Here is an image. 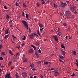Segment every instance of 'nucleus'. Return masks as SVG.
<instances>
[{
	"mask_svg": "<svg viewBox=\"0 0 78 78\" xmlns=\"http://www.w3.org/2000/svg\"><path fill=\"white\" fill-rule=\"evenodd\" d=\"M0 40L1 41V42H3V39H2V38H1Z\"/></svg>",
	"mask_w": 78,
	"mask_h": 78,
	"instance_id": "nucleus-50",
	"label": "nucleus"
},
{
	"mask_svg": "<svg viewBox=\"0 0 78 78\" xmlns=\"http://www.w3.org/2000/svg\"><path fill=\"white\" fill-rule=\"evenodd\" d=\"M4 8H5V9H8V8H7V7H6V5H5L4 6Z\"/></svg>",
	"mask_w": 78,
	"mask_h": 78,
	"instance_id": "nucleus-43",
	"label": "nucleus"
},
{
	"mask_svg": "<svg viewBox=\"0 0 78 78\" xmlns=\"http://www.w3.org/2000/svg\"><path fill=\"white\" fill-rule=\"evenodd\" d=\"M29 32L30 33H31V28H29Z\"/></svg>",
	"mask_w": 78,
	"mask_h": 78,
	"instance_id": "nucleus-29",
	"label": "nucleus"
},
{
	"mask_svg": "<svg viewBox=\"0 0 78 78\" xmlns=\"http://www.w3.org/2000/svg\"><path fill=\"white\" fill-rule=\"evenodd\" d=\"M35 54L37 58H39V54H38V52H37V51H36L35 52Z\"/></svg>",
	"mask_w": 78,
	"mask_h": 78,
	"instance_id": "nucleus-10",
	"label": "nucleus"
},
{
	"mask_svg": "<svg viewBox=\"0 0 78 78\" xmlns=\"http://www.w3.org/2000/svg\"><path fill=\"white\" fill-rule=\"evenodd\" d=\"M41 62H42V61H40L37 62L38 64H40L41 63Z\"/></svg>",
	"mask_w": 78,
	"mask_h": 78,
	"instance_id": "nucleus-33",
	"label": "nucleus"
},
{
	"mask_svg": "<svg viewBox=\"0 0 78 78\" xmlns=\"http://www.w3.org/2000/svg\"><path fill=\"white\" fill-rule=\"evenodd\" d=\"M70 14H71V12L70 11H66V15L67 16H69L70 15Z\"/></svg>",
	"mask_w": 78,
	"mask_h": 78,
	"instance_id": "nucleus-4",
	"label": "nucleus"
},
{
	"mask_svg": "<svg viewBox=\"0 0 78 78\" xmlns=\"http://www.w3.org/2000/svg\"><path fill=\"white\" fill-rule=\"evenodd\" d=\"M14 66H12L11 67V69H14Z\"/></svg>",
	"mask_w": 78,
	"mask_h": 78,
	"instance_id": "nucleus-56",
	"label": "nucleus"
},
{
	"mask_svg": "<svg viewBox=\"0 0 78 78\" xmlns=\"http://www.w3.org/2000/svg\"><path fill=\"white\" fill-rule=\"evenodd\" d=\"M16 6H19V4L17 2H16L15 4Z\"/></svg>",
	"mask_w": 78,
	"mask_h": 78,
	"instance_id": "nucleus-38",
	"label": "nucleus"
},
{
	"mask_svg": "<svg viewBox=\"0 0 78 78\" xmlns=\"http://www.w3.org/2000/svg\"><path fill=\"white\" fill-rule=\"evenodd\" d=\"M2 55H3V56L5 55V53L4 52H2Z\"/></svg>",
	"mask_w": 78,
	"mask_h": 78,
	"instance_id": "nucleus-25",
	"label": "nucleus"
},
{
	"mask_svg": "<svg viewBox=\"0 0 78 78\" xmlns=\"http://www.w3.org/2000/svg\"><path fill=\"white\" fill-rule=\"evenodd\" d=\"M72 36H69V39H72Z\"/></svg>",
	"mask_w": 78,
	"mask_h": 78,
	"instance_id": "nucleus-48",
	"label": "nucleus"
},
{
	"mask_svg": "<svg viewBox=\"0 0 78 78\" xmlns=\"http://www.w3.org/2000/svg\"><path fill=\"white\" fill-rule=\"evenodd\" d=\"M61 47H62V48H63L64 49H65V47L64 46V45L63 44H61Z\"/></svg>",
	"mask_w": 78,
	"mask_h": 78,
	"instance_id": "nucleus-28",
	"label": "nucleus"
},
{
	"mask_svg": "<svg viewBox=\"0 0 78 78\" xmlns=\"http://www.w3.org/2000/svg\"><path fill=\"white\" fill-rule=\"evenodd\" d=\"M29 38L30 39H33V37H34V36L32 34L30 35H29Z\"/></svg>",
	"mask_w": 78,
	"mask_h": 78,
	"instance_id": "nucleus-9",
	"label": "nucleus"
},
{
	"mask_svg": "<svg viewBox=\"0 0 78 78\" xmlns=\"http://www.w3.org/2000/svg\"><path fill=\"white\" fill-rule=\"evenodd\" d=\"M12 37L13 38V39H16V37L14 36V35L12 36Z\"/></svg>",
	"mask_w": 78,
	"mask_h": 78,
	"instance_id": "nucleus-46",
	"label": "nucleus"
},
{
	"mask_svg": "<svg viewBox=\"0 0 78 78\" xmlns=\"http://www.w3.org/2000/svg\"><path fill=\"white\" fill-rule=\"evenodd\" d=\"M63 25L64 26H67V24L66 23H64L63 24Z\"/></svg>",
	"mask_w": 78,
	"mask_h": 78,
	"instance_id": "nucleus-49",
	"label": "nucleus"
},
{
	"mask_svg": "<svg viewBox=\"0 0 78 78\" xmlns=\"http://www.w3.org/2000/svg\"><path fill=\"white\" fill-rule=\"evenodd\" d=\"M58 72V70H56L55 71H54V74L55 76H58V75L60 74V73Z\"/></svg>",
	"mask_w": 78,
	"mask_h": 78,
	"instance_id": "nucleus-1",
	"label": "nucleus"
},
{
	"mask_svg": "<svg viewBox=\"0 0 78 78\" xmlns=\"http://www.w3.org/2000/svg\"><path fill=\"white\" fill-rule=\"evenodd\" d=\"M31 47H33L34 50H36V47L35 46H34V45H31Z\"/></svg>",
	"mask_w": 78,
	"mask_h": 78,
	"instance_id": "nucleus-16",
	"label": "nucleus"
},
{
	"mask_svg": "<svg viewBox=\"0 0 78 78\" xmlns=\"http://www.w3.org/2000/svg\"><path fill=\"white\" fill-rule=\"evenodd\" d=\"M59 61H60V62H63V61L61 60V59H59Z\"/></svg>",
	"mask_w": 78,
	"mask_h": 78,
	"instance_id": "nucleus-47",
	"label": "nucleus"
},
{
	"mask_svg": "<svg viewBox=\"0 0 78 78\" xmlns=\"http://www.w3.org/2000/svg\"><path fill=\"white\" fill-rule=\"evenodd\" d=\"M49 2H50V1H49V0H48L47 1V2L48 3H49Z\"/></svg>",
	"mask_w": 78,
	"mask_h": 78,
	"instance_id": "nucleus-60",
	"label": "nucleus"
},
{
	"mask_svg": "<svg viewBox=\"0 0 78 78\" xmlns=\"http://www.w3.org/2000/svg\"><path fill=\"white\" fill-rule=\"evenodd\" d=\"M36 70V69L34 68H33L32 69V70H33V71H34V70Z\"/></svg>",
	"mask_w": 78,
	"mask_h": 78,
	"instance_id": "nucleus-52",
	"label": "nucleus"
},
{
	"mask_svg": "<svg viewBox=\"0 0 78 78\" xmlns=\"http://www.w3.org/2000/svg\"><path fill=\"white\" fill-rule=\"evenodd\" d=\"M67 18L68 19H69L70 18V17L69 16H67Z\"/></svg>",
	"mask_w": 78,
	"mask_h": 78,
	"instance_id": "nucleus-59",
	"label": "nucleus"
},
{
	"mask_svg": "<svg viewBox=\"0 0 78 78\" xmlns=\"http://www.w3.org/2000/svg\"><path fill=\"white\" fill-rule=\"evenodd\" d=\"M22 76H23V77L24 78H26L27 77V73L25 72H22Z\"/></svg>",
	"mask_w": 78,
	"mask_h": 78,
	"instance_id": "nucleus-5",
	"label": "nucleus"
},
{
	"mask_svg": "<svg viewBox=\"0 0 78 78\" xmlns=\"http://www.w3.org/2000/svg\"><path fill=\"white\" fill-rule=\"evenodd\" d=\"M18 55H19V56L20 55L19 54V53H16V56H18Z\"/></svg>",
	"mask_w": 78,
	"mask_h": 78,
	"instance_id": "nucleus-40",
	"label": "nucleus"
},
{
	"mask_svg": "<svg viewBox=\"0 0 78 78\" xmlns=\"http://www.w3.org/2000/svg\"><path fill=\"white\" fill-rule=\"evenodd\" d=\"M21 45H22V46H23V45H24V43H22Z\"/></svg>",
	"mask_w": 78,
	"mask_h": 78,
	"instance_id": "nucleus-61",
	"label": "nucleus"
},
{
	"mask_svg": "<svg viewBox=\"0 0 78 78\" xmlns=\"http://www.w3.org/2000/svg\"><path fill=\"white\" fill-rule=\"evenodd\" d=\"M45 65H47L48 64V62H45L44 63Z\"/></svg>",
	"mask_w": 78,
	"mask_h": 78,
	"instance_id": "nucleus-53",
	"label": "nucleus"
},
{
	"mask_svg": "<svg viewBox=\"0 0 78 78\" xmlns=\"http://www.w3.org/2000/svg\"><path fill=\"white\" fill-rule=\"evenodd\" d=\"M30 67H31L32 68L34 67V64L33 63H32L30 65Z\"/></svg>",
	"mask_w": 78,
	"mask_h": 78,
	"instance_id": "nucleus-26",
	"label": "nucleus"
},
{
	"mask_svg": "<svg viewBox=\"0 0 78 78\" xmlns=\"http://www.w3.org/2000/svg\"><path fill=\"white\" fill-rule=\"evenodd\" d=\"M9 16L8 14L6 15V19H9Z\"/></svg>",
	"mask_w": 78,
	"mask_h": 78,
	"instance_id": "nucleus-32",
	"label": "nucleus"
},
{
	"mask_svg": "<svg viewBox=\"0 0 78 78\" xmlns=\"http://www.w3.org/2000/svg\"><path fill=\"white\" fill-rule=\"evenodd\" d=\"M11 75L10 74V73H7L6 75L5 76V78H11Z\"/></svg>",
	"mask_w": 78,
	"mask_h": 78,
	"instance_id": "nucleus-3",
	"label": "nucleus"
},
{
	"mask_svg": "<svg viewBox=\"0 0 78 78\" xmlns=\"http://www.w3.org/2000/svg\"><path fill=\"white\" fill-rule=\"evenodd\" d=\"M24 14H25V13L24 12L22 13V15L23 16H24Z\"/></svg>",
	"mask_w": 78,
	"mask_h": 78,
	"instance_id": "nucleus-51",
	"label": "nucleus"
},
{
	"mask_svg": "<svg viewBox=\"0 0 78 78\" xmlns=\"http://www.w3.org/2000/svg\"><path fill=\"white\" fill-rule=\"evenodd\" d=\"M36 45H39V42H37L36 43Z\"/></svg>",
	"mask_w": 78,
	"mask_h": 78,
	"instance_id": "nucleus-42",
	"label": "nucleus"
},
{
	"mask_svg": "<svg viewBox=\"0 0 78 78\" xmlns=\"http://www.w3.org/2000/svg\"><path fill=\"white\" fill-rule=\"evenodd\" d=\"M74 14H77V12L76 11H75L74 12Z\"/></svg>",
	"mask_w": 78,
	"mask_h": 78,
	"instance_id": "nucleus-62",
	"label": "nucleus"
},
{
	"mask_svg": "<svg viewBox=\"0 0 78 78\" xmlns=\"http://www.w3.org/2000/svg\"><path fill=\"white\" fill-rule=\"evenodd\" d=\"M73 55L74 56L76 55V51H73Z\"/></svg>",
	"mask_w": 78,
	"mask_h": 78,
	"instance_id": "nucleus-27",
	"label": "nucleus"
},
{
	"mask_svg": "<svg viewBox=\"0 0 78 78\" xmlns=\"http://www.w3.org/2000/svg\"><path fill=\"white\" fill-rule=\"evenodd\" d=\"M38 52L41 53V50H40V49L38 50Z\"/></svg>",
	"mask_w": 78,
	"mask_h": 78,
	"instance_id": "nucleus-63",
	"label": "nucleus"
},
{
	"mask_svg": "<svg viewBox=\"0 0 78 78\" xmlns=\"http://www.w3.org/2000/svg\"><path fill=\"white\" fill-rule=\"evenodd\" d=\"M38 25H39L41 28H42L43 27V25H42V24L41 23H39Z\"/></svg>",
	"mask_w": 78,
	"mask_h": 78,
	"instance_id": "nucleus-13",
	"label": "nucleus"
},
{
	"mask_svg": "<svg viewBox=\"0 0 78 78\" xmlns=\"http://www.w3.org/2000/svg\"><path fill=\"white\" fill-rule=\"evenodd\" d=\"M9 23L10 24V23H12V20H11L10 21H9Z\"/></svg>",
	"mask_w": 78,
	"mask_h": 78,
	"instance_id": "nucleus-35",
	"label": "nucleus"
},
{
	"mask_svg": "<svg viewBox=\"0 0 78 78\" xmlns=\"http://www.w3.org/2000/svg\"><path fill=\"white\" fill-rule=\"evenodd\" d=\"M5 34H7V33H8V29H7L6 30V31H5Z\"/></svg>",
	"mask_w": 78,
	"mask_h": 78,
	"instance_id": "nucleus-21",
	"label": "nucleus"
},
{
	"mask_svg": "<svg viewBox=\"0 0 78 78\" xmlns=\"http://www.w3.org/2000/svg\"><path fill=\"white\" fill-rule=\"evenodd\" d=\"M33 49H29L28 51V53H33Z\"/></svg>",
	"mask_w": 78,
	"mask_h": 78,
	"instance_id": "nucleus-8",
	"label": "nucleus"
},
{
	"mask_svg": "<svg viewBox=\"0 0 78 78\" xmlns=\"http://www.w3.org/2000/svg\"><path fill=\"white\" fill-rule=\"evenodd\" d=\"M2 47H3V45L2 44L0 45V49H2Z\"/></svg>",
	"mask_w": 78,
	"mask_h": 78,
	"instance_id": "nucleus-37",
	"label": "nucleus"
},
{
	"mask_svg": "<svg viewBox=\"0 0 78 78\" xmlns=\"http://www.w3.org/2000/svg\"><path fill=\"white\" fill-rule=\"evenodd\" d=\"M61 51L62 55H65L66 54V52L64 51L63 50H62Z\"/></svg>",
	"mask_w": 78,
	"mask_h": 78,
	"instance_id": "nucleus-19",
	"label": "nucleus"
},
{
	"mask_svg": "<svg viewBox=\"0 0 78 78\" xmlns=\"http://www.w3.org/2000/svg\"><path fill=\"white\" fill-rule=\"evenodd\" d=\"M53 5H54V8H56L58 7V5H57V4H55V3H54Z\"/></svg>",
	"mask_w": 78,
	"mask_h": 78,
	"instance_id": "nucleus-14",
	"label": "nucleus"
},
{
	"mask_svg": "<svg viewBox=\"0 0 78 78\" xmlns=\"http://www.w3.org/2000/svg\"><path fill=\"white\" fill-rule=\"evenodd\" d=\"M40 78H43V76H42V75H40Z\"/></svg>",
	"mask_w": 78,
	"mask_h": 78,
	"instance_id": "nucleus-57",
	"label": "nucleus"
},
{
	"mask_svg": "<svg viewBox=\"0 0 78 78\" xmlns=\"http://www.w3.org/2000/svg\"><path fill=\"white\" fill-rule=\"evenodd\" d=\"M37 6H38V7H39V6H41V4H40L39 3H38L37 4Z\"/></svg>",
	"mask_w": 78,
	"mask_h": 78,
	"instance_id": "nucleus-24",
	"label": "nucleus"
},
{
	"mask_svg": "<svg viewBox=\"0 0 78 78\" xmlns=\"http://www.w3.org/2000/svg\"><path fill=\"white\" fill-rule=\"evenodd\" d=\"M71 76L72 77H73V76H75V75L74 73H73L72 75H71Z\"/></svg>",
	"mask_w": 78,
	"mask_h": 78,
	"instance_id": "nucleus-20",
	"label": "nucleus"
},
{
	"mask_svg": "<svg viewBox=\"0 0 78 78\" xmlns=\"http://www.w3.org/2000/svg\"><path fill=\"white\" fill-rule=\"evenodd\" d=\"M43 28H42V29H40V31L42 32L43 31Z\"/></svg>",
	"mask_w": 78,
	"mask_h": 78,
	"instance_id": "nucleus-44",
	"label": "nucleus"
},
{
	"mask_svg": "<svg viewBox=\"0 0 78 78\" xmlns=\"http://www.w3.org/2000/svg\"><path fill=\"white\" fill-rule=\"evenodd\" d=\"M59 57L61 59H64V57L62 55H59Z\"/></svg>",
	"mask_w": 78,
	"mask_h": 78,
	"instance_id": "nucleus-23",
	"label": "nucleus"
},
{
	"mask_svg": "<svg viewBox=\"0 0 78 78\" xmlns=\"http://www.w3.org/2000/svg\"><path fill=\"white\" fill-rule=\"evenodd\" d=\"M37 34H39V36H40V33H39V30H38L37 31Z\"/></svg>",
	"mask_w": 78,
	"mask_h": 78,
	"instance_id": "nucleus-31",
	"label": "nucleus"
},
{
	"mask_svg": "<svg viewBox=\"0 0 78 78\" xmlns=\"http://www.w3.org/2000/svg\"><path fill=\"white\" fill-rule=\"evenodd\" d=\"M23 7L24 8H26V4L25 3H23Z\"/></svg>",
	"mask_w": 78,
	"mask_h": 78,
	"instance_id": "nucleus-22",
	"label": "nucleus"
},
{
	"mask_svg": "<svg viewBox=\"0 0 78 78\" xmlns=\"http://www.w3.org/2000/svg\"><path fill=\"white\" fill-rule=\"evenodd\" d=\"M9 53L10 54V55H13V53H12V51H11V50H9Z\"/></svg>",
	"mask_w": 78,
	"mask_h": 78,
	"instance_id": "nucleus-18",
	"label": "nucleus"
},
{
	"mask_svg": "<svg viewBox=\"0 0 78 78\" xmlns=\"http://www.w3.org/2000/svg\"><path fill=\"white\" fill-rule=\"evenodd\" d=\"M15 76L17 78H18L19 77V75L18 74V73L17 72L16 73Z\"/></svg>",
	"mask_w": 78,
	"mask_h": 78,
	"instance_id": "nucleus-17",
	"label": "nucleus"
},
{
	"mask_svg": "<svg viewBox=\"0 0 78 78\" xmlns=\"http://www.w3.org/2000/svg\"><path fill=\"white\" fill-rule=\"evenodd\" d=\"M22 40H23V41H25V37H24V38H23Z\"/></svg>",
	"mask_w": 78,
	"mask_h": 78,
	"instance_id": "nucleus-58",
	"label": "nucleus"
},
{
	"mask_svg": "<svg viewBox=\"0 0 78 78\" xmlns=\"http://www.w3.org/2000/svg\"><path fill=\"white\" fill-rule=\"evenodd\" d=\"M71 9L73 11H74V10H75V8L73 6H71Z\"/></svg>",
	"mask_w": 78,
	"mask_h": 78,
	"instance_id": "nucleus-12",
	"label": "nucleus"
},
{
	"mask_svg": "<svg viewBox=\"0 0 78 78\" xmlns=\"http://www.w3.org/2000/svg\"><path fill=\"white\" fill-rule=\"evenodd\" d=\"M0 60H1V61H2L3 60V58L2 57H0Z\"/></svg>",
	"mask_w": 78,
	"mask_h": 78,
	"instance_id": "nucleus-39",
	"label": "nucleus"
},
{
	"mask_svg": "<svg viewBox=\"0 0 78 78\" xmlns=\"http://www.w3.org/2000/svg\"><path fill=\"white\" fill-rule=\"evenodd\" d=\"M25 25L26 27V29H27V30H28V24H25Z\"/></svg>",
	"mask_w": 78,
	"mask_h": 78,
	"instance_id": "nucleus-15",
	"label": "nucleus"
},
{
	"mask_svg": "<svg viewBox=\"0 0 78 78\" xmlns=\"http://www.w3.org/2000/svg\"><path fill=\"white\" fill-rule=\"evenodd\" d=\"M32 35H33L34 36V35H36V32H34L32 34Z\"/></svg>",
	"mask_w": 78,
	"mask_h": 78,
	"instance_id": "nucleus-41",
	"label": "nucleus"
},
{
	"mask_svg": "<svg viewBox=\"0 0 78 78\" xmlns=\"http://www.w3.org/2000/svg\"><path fill=\"white\" fill-rule=\"evenodd\" d=\"M58 31H60V29L59 28H58Z\"/></svg>",
	"mask_w": 78,
	"mask_h": 78,
	"instance_id": "nucleus-64",
	"label": "nucleus"
},
{
	"mask_svg": "<svg viewBox=\"0 0 78 78\" xmlns=\"http://www.w3.org/2000/svg\"><path fill=\"white\" fill-rule=\"evenodd\" d=\"M46 2H45L44 1L42 2V4H45V3Z\"/></svg>",
	"mask_w": 78,
	"mask_h": 78,
	"instance_id": "nucleus-45",
	"label": "nucleus"
},
{
	"mask_svg": "<svg viewBox=\"0 0 78 78\" xmlns=\"http://www.w3.org/2000/svg\"><path fill=\"white\" fill-rule=\"evenodd\" d=\"M21 22L24 24V25H25L27 24V21H21Z\"/></svg>",
	"mask_w": 78,
	"mask_h": 78,
	"instance_id": "nucleus-11",
	"label": "nucleus"
},
{
	"mask_svg": "<svg viewBox=\"0 0 78 78\" xmlns=\"http://www.w3.org/2000/svg\"><path fill=\"white\" fill-rule=\"evenodd\" d=\"M23 62H26L28 61V59H27V58H23Z\"/></svg>",
	"mask_w": 78,
	"mask_h": 78,
	"instance_id": "nucleus-7",
	"label": "nucleus"
},
{
	"mask_svg": "<svg viewBox=\"0 0 78 78\" xmlns=\"http://www.w3.org/2000/svg\"><path fill=\"white\" fill-rule=\"evenodd\" d=\"M66 2L67 3H68V5H69V4H70V2L69 1H66Z\"/></svg>",
	"mask_w": 78,
	"mask_h": 78,
	"instance_id": "nucleus-55",
	"label": "nucleus"
},
{
	"mask_svg": "<svg viewBox=\"0 0 78 78\" xmlns=\"http://www.w3.org/2000/svg\"><path fill=\"white\" fill-rule=\"evenodd\" d=\"M67 6V5L66 3H63V2H61L60 4V6L61 7L64 8Z\"/></svg>",
	"mask_w": 78,
	"mask_h": 78,
	"instance_id": "nucleus-2",
	"label": "nucleus"
},
{
	"mask_svg": "<svg viewBox=\"0 0 78 78\" xmlns=\"http://www.w3.org/2000/svg\"><path fill=\"white\" fill-rule=\"evenodd\" d=\"M58 35L60 36H62V34H61V32H59L58 33Z\"/></svg>",
	"mask_w": 78,
	"mask_h": 78,
	"instance_id": "nucleus-30",
	"label": "nucleus"
},
{
	"mask_svg": "<svg viewBox=\"0 0 78 78\" xmlns=\"http://www.w3.org/2000/svg\"><path fill=\"white\" fill-rule=\"evenodd\" d=\"M8 36H9V35H8L5 36L4 37V39H6V38L7 37H8Z\"/></svg>",
	"mask_w": 78,
	"mask_h": 78,
	"instance_id": "nucleus-34",
	"label": "nucleus"
},
{
	"mask_svg": "<svg viewBox=\"0 0 78 78\" xmlns=\"http://www.w3.org/2000/svg\"><path fill=\"white\" fill-rule=\"evenodd\" d=\"M55 70V69L53 68H51V69L50 70Z\"/></svg>",
	"mask_w": 78,
	"mask_h": 78,
	"instance_id": "nucleus-54",
	"label": "nucleus"
},
{
	"mask_svg": "<svg viewBox=\"0 0 78 78\" xmlns=\"http://www.w3.org/2000/svg\"><path fill=\"white\" fill-rule=\"evenodd\" d=\"M26 18L27 19H28V14H27L26 16Z\"/></svg>",
	"mask_w": 78,
	"mask_h": 78,
	"instance_id": "nucleus-36",
	"label": "nucleus"
},
{
	"mask_svg": "<svg viewBox=\"0 0 78 78\" xmlns=\"http://www.w3.org/2000/svg\"><path fill=\"white\" fill-rule=\"evenodd\" d=\"M54 39L55 41L56 42H58V36H53L52 37Z\"/></svg>",
	"mask_w": 78,
	"mask_h": 78,
	"instance_id": "nucleus-6",
	"label": "nucleus"
}]
</instances>
